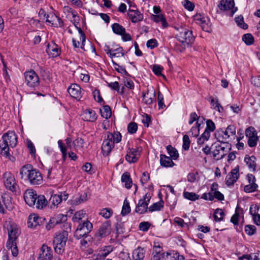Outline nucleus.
<instances>
[{
    "label": "nucleus",
    "mask_w": 260,
    "mask_h": 260,
    "mask_svg": "<svg viewBox=\"0 0 260 260\" xmlns=\"http://www.w3.org/2000/svg\"><path fill=\"white\" fill-rule=\"evenodd\" d=\"M256 157L253 155L251 156L246 155L244 158L245 162L248 165L249 168L253 172L256 170Z\"/></svg>",
    "instance_id": "nucleus-32"
},
{
    "label": "nucleus",
    "mask_w": 260,
    "mask_h": 260,
    "mask_svg": "<svg viewBox=\"0 0 260 260\" xmlns=\"http://www.w3.org/2000/svg\"><path fill=\"white\" fill-rule=\"evenodd\" d=\"M100 112L102 116L106 119L109 118L111 116V110L110 107L108 105L103 106L102 109L100 110Z\"/></svg>",
    "instance_id": "nucleus-41"
},
{
    "label": "nucleus",
    "mask_w": 260,
    "mask_h": 260,
    "mask_svg": "<svg viewBox=\"0 0 260 260\" xmlns=\"http://www.w3.org/2000/svg\"><path fill=\"white\" fill-rule=\"evenodd\" d=\"M46 21L54 27H59L63 26V21L61 19L53 13L47 15Z\"/></svg>",
    "instance_id": "nucleus-19"
},
{
    "label": "nucleus",
    "mask_w": 260,
    "mask_h": 260,
    "mask_svg": "<svg viewBox=\"0 0 260 260\" xmlns=\"http://www.w3.org/2000/svg\"><path fill=\"white\" fill-rule=\"evenodd\" d=\"M111 136H112V141H113L114 143H119L121 140V135L119 132H116L114 133H111Z\"/></svg>",
    "instance_id": "nucleus-59"
},
{
    "label": "nucleus",
    "mask_w": 260,
    "mask_h": 260,
    "mask_svg": "<svg viewBox=\"0 0 260 260\" xmlns=\"http://www.w3.org/2000/svg\"><path fill=\"white\" fill-rule=\"evenodd\" d=\"M190 141L188 135H185L183 137L182 148L185 150H188L189 149Z\"/></svg>",
    "instance_id": "nucleus-53"
},
{
    "label": "nucleus",
    "mask_w": 260,
    "mask_h": 260,
    "mask_svg": "<svg viewBox=\"0 0 260 260\" xmlns=\"http://www.w3.org/2000/svg\"><path fill=\"white\" fill-rule=\"evenodd\" d=\"M176 38L179 42L186 44L192 43L194 40L192 31L184 27L178 29V32L176 34Z\"/></svg>",
    "instance_id": "nucleus-6"
},
{
    "label": "nucleus",
    "mask_w": 260,
    "mask_h": 260,
    "mask_svg": "<svg viewBox=\"0 0 260 260\" xmlns=\"http://www.w3.org/2000/svg\"><path fill=\"white\" fill-rule=\"evenodd\" d=\"M5 226L7 229L8 234L6 247L8 249H11L12 254L14 256H16L18 254L16 241L20 234V231L17 225L12 221H7Z\"/></svg>",
    "instance_id": "nucleus-1"
},
{
    "label": "nucleus",
    "mask_w": 260,
    "mask_h": 260,
    "mask_svg": "<svg viewBox=\"0 0 260 260\" xmlns=\"http://www.w3.org/2000/svg\"><path fill=\"white\" fill-rule=\"evenodd\" d=\"M205 129L210 132H213L215 129V125L211 119H208L206 121V127Z\"/></svg>",
    "instance_id": "nucleus-60"
},
{
    "label": "nucleus",
    "mask_w": 260,
    "mask_h": 260,
    "mask_svg": "<svg viewBox=\"0 0 260 260\" xmlns=\"http://www.w3.org/2000/svg\"><path fill=\"white\" fill-rule=\"evenodd\" d=\"M68 238V233L67 231H62L55 233L53 241L55 252L58 254L63 252Z\"/></svg>",
    "instance_id": "nucleus-4"
},
{
    "label": "nucleus",
    "mask_w": 260,
    "mask_h": 260,
    "mask_svg": "<svg viewBox=\"0 0 260 260\" xmlns=\"http://www.w3.org/2000/svg\"><path fill=\"white\" fill-rule=\"evenodd\" d=\"M196 125L195 126H192L189 132V134H190L192 137H197L200 134V128L199 127L200 126V124L198 123V122H196Z\"/></svg>",
    "instance_id": "nucleus-50"
},
{
    "label": "nucleus",
    "mask_w": 260,
    "mask_h": 260,
    "mask_svg": "<svg viewBox=\"0 0 260 260\" xmlns=\"http://www.w3.org/2000/svg\"><path fill=\"white\" fill-rule=\"evenodd\" d=\"M82 119L85 121L94 122L97 118L95 112L91 109H87L82 114Z\"/></svg>",
    "instance_id": "nucleus-27"
},
{
    "label": "nucleus",
    "mask_w": 260,
    "mask_h": 260,
    "mask_svg": "<svg viewBox=\"0 0 260 260\" xmlns=\"http://www.w3.org/2000/svg\"><path fill=\"white\" fill-rule=\"evenodd\" d=\"M112 136H111V133H108L107 139L103 142L102 150L104 155H108L114 147V143L112 140Z\"/></svg>",
    "instance_id": "nucleus-15"
},
{
    "label": "nucleus",
    "mask_w": 260,
    "mask_h": 260,
    "mask_svg": "<svg viewBox=\"0 0 260 260\" xmlns=\"http://www.w3.org/2000/svg\"><path fill=\"white\" fill-rule=\"evenodd\" d=\"M204 21V22L201 25L202 29L205 31L210 32V31H211V23L210 22L209 19H208V21H206L205 20Z\"/></svg>",
    "instance_id": "nucleus-61"
},
{
    "label": "nucleus",
    "mask_w": 260,
    "mask_h": 260,
    "mask_svg": "<svg viewBox=\"0 0 260 260\" xmlns=\"http://www.w3.org/2000/svg\"><path fill=\"white\" fill-rule=\"evenodd\" d=\"M160 260H177L175 256H172L171 254L168 252L162 253Z\"/></svg>",
    "instance_id": "nucleus-63"
},
{
    "label": "nucleus",
    "mask_w": 260,
    "mask_h": 260,
    "mask_svg": "<svg viewBox=\"0 0 260 260\" xmlns=\"http://www.w3.org/2000/svg\"><path fill=\"white\" fill-rule=\"evenodd\" d=\"M155 100V92L153 88H148L147 91L143 94V101L146 104H151Z\"/></svg>",
    "instance_id": "nucleus-23"
},
{
    "label": "nucleus",
    "mask_w": 260,
    "mask_h": 260,
    "mask_svg": "<svg viewBox=\"0 0 260 260\" xmlns=\"http://www.w3.org/2000/svg\"><path fill=\"white\" fill-rule=\"evenodd\" d=\"M152 20L155 22H161L162 26L164 28H166L168 26V23L164 16L161 14L158 15H152L151 16Z\"/></svg>",
    "instance_id": "nucleus-35"
},
{
    "label": "nucleus",
    "mask_w": 260,
    "mask_h": 260,
    "mask_svg": "<svg viewBox=\"0 0 260 260\" xmlns=\"http://www.w3.org/2000/svg\"><path fill=\"white\" fill-rule=\"evenodd\" d=\"M225 214L221 209H216L213 214L214 219L216 222L223 220Z\"/></svg>",
    "instance_id": "nucleus-36"
},
{
    "label": "nucleus",
    "mask_w": 260,
    "mask_h": 260,
    "mask_svg": "<svg viewBox=\"0 0 260 260\" xmlns=\"http://www.w3.org/2000/svg\"><path fill=\"white\" fill-rule=\"evenodd\" d=\"M21 178H27L32 185H40L43 182V177L41 173L33 169L31 165L23 166L20 171Z\"/></svg>",
    "instance_id": "nucleus-3"
},
{
    "label": "nucleus",
    "mask_w": 260,
    "mask_h": 260,
    "mask_svg": "<svg viewBox=\"0 0 260 260\" xmlns=\"http://www.w3.org/2000/svg\"><path fill=\"white\" fill-rule=\"evenodd\" d=\"M157 102L159 109H162L166 107L164 104L163 95L160 91L158 92Z\"/></svg>",
    "instance_id": "nucleus-58"
},
{
    "label": "nucleus",
    "mask_w": 260,
    "mask_h": 260,
    "mask_svg": "<svg viewBox=\"0 0 260 260\" xmlns=\"http://www.w3.org/2000/svg\"><path fill=\"white\" fill-rule=\"evenodd\" d=\"M164 202L162 200L155 203L149 206L148 210L150 212L160 211L164 207Z\"/></svg>",
    "instance_id": "nucleus-39"
},
{
    "label": "nucleus",
    "mask_w": 260,
    "mask_h": 260,
    "mask_svg": "<svg viewBox=\"0 0 260 260\" xmlns=\"http://www.w3.org/2000/svg\"><path fill=\"white\" fill-rule=\"evenodd\" d=\"M10 146L5 142L3 139L0 141V153L1 154L5 156L8 157L10 156L9 152V147Z\"/></svg>",
    "instance_id": "nucleus-33"
},
{
    "label": "nucleus",
    "mask_w": 260,
    "mask_h": 260,
    "mask_svg": "<svg viewBox=\"0 0 260 260\" xmlns=\"http://www.w3.org/2000/svg\"><path fill=\"white\" fill-rule=\"evenodd\" d=\"M130 211H131V208L129 206V203L128 202V201L126 200H125L123 203V205L122 210H121V214L123 216H124V215L127 214L128 213H129L130 212Z\"/></svg>",
    "instance_id": "nucleus-55"
},
{
    "label": "nucleus",
    "mask_w": 260,
    "mask_h": 260,
    "mask_svg": "<svg viewBox=\"0 0 260 260\" xmlns=\"http://www.w3.org/2000/svg\"><path fill=\"white\" fill-rule=\"evenodd\" d=\"M151 224L148 222L143 221L139 224V229L143 231L146 232L150 228Z\"/></svg>",
    "instance_id": "nucleus-62"
},
{
    "label": "nucleus",
    "mask_w": 260,
    "mask_h": 260,
    "mask_svg": "<svg viewBox=\"0 0 260 260\" xmlns=\"http://www.w3.org/2000/svg\"><path fill=\"white\" fill-rule=\"evenodd\" d=\"M215 137L218 142H222L228 146H231L230 142L235 140L236 137V127L234 124H231L226 128H219L215 132Z\"/></svg>",
    "instance_id": "nucleus-2"
},
{
    "label": "nucleus",
    "mask_w": 260,
    "mask_h": 260,
    "mask_svg": "<svg viewBox=\"0 0 260 260\" xmlns=\"http://www.w3.org/2000/svg\"><path fill=\"white\" fill-rule=\"evenodd\" d=\"M92 229V224L86 220L80 224L74 233V236L78 239L86 236Z\"/></svg>",
    "instance_id": "nucleus-8"
},
{
    "label": "nucleus",
    "mask_w": 260,
    "mask_h": 260,
    "mask_svg": "<svg viewBox=\"0 0 260 260\" xmlns=\"http://www.w3.org/2000/svg\"><path fill=\"white\" fill-rule=\"evenodd\" d=\"M210 102L213 108L219 113L223 111V108L219 103L218 99H214L213 97L210 98Z\"/></svg>",
    "instance_id": "nucleus-37"
},
{
    "label": "nucleus",
    "mask_w": 260,
    "mask_h": 260,
    "mask_svg": "<svg viewBox=\"0 0 260 260\" xmlns=\"http://www.w3.org/2000/svg\"><path fill=\"white\" fill-rule=\"evenodd\" d=\"M121 181L124 183V186L126 188H130L132 185V181L128 173H124L121 176Z\"/></svg>",
    "instance_id": "nucleus-38"
},
{
    "label": "nucleus",
    "mask_w": 260,
    "mask_h": 260,
    "mask_svg": "<svg viewBox=\"0 0 260 260\" xmlns=\"http://www.w3.org/2000/svg\"><path fill=\"white\" fill-rule=\"evenodd\" d=\"M239 169H233L226 176L225 178V184L228 186L233 185L239 178Z\"/></svg>",
    "instance_id": "nucleus-20"
},
{
    "label": "nucleus",
    "mask_w": 260,
    "mask_h": 260,
    "mask_svg": "<svg viewBox=\"0 0 260 260\" xmlns=\"http://www.w3.org/2000/svg\"><path fill=\"white\" fill-rule=\"evenodd\" d=\"M152 69L155 75L157 76H162L164 78H165V76L161 74L163 68L161 66L154 64L153 66Z\"/></svg>",
    "instance_id": "nucleus-54"
},
{
    "label": "nucleus",
    "mask_w": 260,
    "mask_h": 260,
    "mask_svg": "<svg viewBox=\"0 0 260 260\" xmlns=\"http://www.w3.org/2000/svg\"><path fill=\"white\" fill-rule=\"evenodd\" d=\"M62 201V197L61 194L52 195L49 200L51 208L54 209L56 208L57 205L60 204Z\"/></svg>",
    "instance_id": "nucleus-30"
},
{
    "label": "nucleus",
    "mask_w": 260,
    "mask_h": 260,
    "mask_svg": "<svg viewBox=\"0 0 260 260\" xmlns=\"http://www.w3.org/2000/svg\"><path fill=\"white\" fill-rule=\"evenodd\" d=\"M151 196L150 193H147L140 199L136 206L135 211L139 214H143L147 212L148 210V205L150 202Z\"/></svg>",
    "instance_id": "nucleus-9"
},
{
    "label": "nucleus",
    "mask_w": 260,
    "mask_h": 260,
    "mask_svg": "<svg viewBox=\"0 0 260 260\" xmlns=\"http://www.w3.org/2000/svg\"><path fill=\"white\" fill-rule=\"evenodd\" d=\"M172 159L169 156H167L166 155L160 154V164L161 166L163 167H172L175 165L174 162L172 161Z\"/></svg>",
    "instance_id": "nucleus-29"
},
{
    "label": "nucleus",
    "mask_w": 260,
    "mask_h": 260,
    "mask_svg": "<svg viewBox=\"0 0 260 260\" xmlns=\"http://www.w3.org/2000/svg\"><path fill=\"white\" fill-rule=\"evenodd\" d=\"M113 32L117 35H121L125 32V29L118 23H115L112 25Z\"/></svg>",
    "instance_id": "nucleus-42"
},
{
    "label": "nucleus",
    "mask_w": 260,
    "mask_h": 260,
    "mask_svg": "<svg viewBox=\"0 0 260 260\" xmlns=\"http://www.w3.org/2000/svg\"><path fill=\"white\" fill-rule=\"evenodd\" d=\"M111 232V222L110 221H106L102 224L99 230V235L103 237L108 235Z\"/></svg>",
    "instance_id": "nucleus-28"
},
{
    "label": "nucleus",
    "mask_w": 260,
    "mask_h": 260,
    "mask_svg": "<svg viewBox=\"0 0 260 260\" xmlns=\"http://www.w3.org/2000/svg\"><path fill=\"white\" fill-rule=\"evenodd\" d=\"M145 250L143 248L138 247L133 252V258L134 260H143L145 256Z\"/></svg>",
    "instance_id": "nucleus-31"
},
{
    "label": "nucleus",
    "mask_w": 260,
    "mask_h": 260,
    "mask_svg": "<svg viewBox=\"0 0 260 260\" xmlns=\"http://www.w3.org/2000/svg\"><path fill=\"white\" fill-rule=\"evenodd\" d=\"M235 20L237 25L243 29H247L248 25L244 23L242 16H239L235 18Z\"/></svg>",
    "instance_id": "nucleus-48"
},
{
    "label": "nucleus",
    "mask_w": 260,
    "mask_h": 260,
    "mask_svg": "<svg viewBox=\"0 0 260 260\" xmlns=\"http://www.w3.org/2000/svg\"><path fill=\"white\" fill-rule=\"evenodd\" d=\"M47 204V201L43 195L38 196L35 203V207L38 209H43Z\"/></svg>",
    "instance_id": "nucleus-34"
},
{
    "label": "nucleus",
    "mask_w": 260,
    "mask_h": 260,
    "mask_svg": "<svg viewBox=\"0 0 260 260\" xmlns=\"http://www.w3.org/2000/svg\"><path fill=\"white\" fill-rule=\"evenodd\" d=\"M24 76L25 83L28 87L35 88L39 85V78L34 70L26 71L24 73Z\"/></svg>",
    "instance_id": "nucleus-7"
},
{
    "label": "nucleus",
    "mask_w": 260,
    "mask_h": 260,
    "mask_svg": "<svg viewBox=\"0 0 260 260\" xmlns=\"http://www.w3.org/2000/svg\"><path fill=\"white\" fill-rule=\"evenodd\" d=\"M36 191L31 189H27L23 194L24 200L29 206H34L37 198Z\"/></svg>",
    "instance_id": "nucleus-14"
},
{
    "label": "nucleus",
    "mask_w": 260,
    "mask_h": 260,
    "mask_svg": "<svg viewBox=\"0 0 260 260\" xmlns=\"http://www.w3.org/2000/svg\"><path fill=\"white\" fill-rule=\"evenodd\" d=\"M140 153L136 148H128L125 155V159L129 163H135L140 156Z\"/></svg>",
    "instance_id": "nucleus-21"
},
{
    "label": "nucleus",
    "mask_w": 260,
    "mask_h": 260,
    "mask_svg": "<svg viewBox=\"0 0 260 260\" xmlns=\"http://www.w3.org/2000/svg\"><path fill=\"white\" fill-rule=\"evenodd\" d=\"M231 147L222 142L215 143L211 146L213 158L217 160L222 159L230 150Z\"/></svg>",
    "instance_id": "nucleus-5"
},
{
    "label": "nucleus",
    "mask_w": 260,
    "mask_h": 260,
    "mask_svg": "<svg viewBox=\"0 0 260 260\" xmlns=\"http://www.w3.org/2000/svg\"><path fill=\"white\" fill-rule=\"evenodd\" d=\"M127 16L133 23L141 21L143 19V15L138 10L129 9L127 11Z\"/></svg>",
    "instance_id": "nucleus-25"
},
{
    "label": "nucleus",
    "mask_w": 260,
    "mask_h": 260,
    "mask_svg": "<svg viewBox=\"0 0 260 260\" xmlns=\"http://www.w3.org/2000/svg\"><path fill=\"white\" fill-rule=\"evenodd\" d=\"M59 223V221L53 217L50 219L49 222L46 225V229L47 231H49L52 229L55 225Z\"/></svg>",
    "instance_id": "nucleus-57"
},
{
    "label": "nucleus",
    "mask_w": 260,
    "mask_h": 260,
    "mask_svg": "<svg viewBox=\"0 0 260 260\" xmlns=\"http://www.w3.org/2000/svg\"><path fill=\"white\" fill-rule=\"evenodd\" d=\"M70 95L73 98L80 100L82 97L81 87L77 84H72L68 89Z\"/></svg>",
    "instance_id": "nucleus-22"
},
{
    "label": "nucleus",
    "mask_w": 260,
    "mask_h": 260,
    "mask_svg": "<svg viewBox=\"0 0 260 260\" xmlns=\"http://www.w3.org/2000/svg\"><path fill=\"white\" fill-rule=\"evenodd\" d=\"M46 52L52 57L58 56L60 53V48L55 43L52 42L48 43L46 49Z\"/></svg>",
    "instance_id": "nucleus-24"
},
{
    "label": "nucleus",
    "mask_w": 260,
    "mask_h": 260,
    "mask_svg": "<svg viewBox=\"0 0 260 260\" xmlns=\"http://www.w3.org/2000/svg\"><path fill=\"white\" fill-rule=\"evenodd\" d=\"M84 140L78 138L73 142V147L76 150H81L83 147Z\"/></svg>",
    "instance_id": "nucleus-46"
},
{
    "label": "nucleus",
    "mask_w": 260,
    "mask_h": 260,
    "mask_svg": "<svg viewBox=\"0 0 260 260\" xmlns=\"http://www.w3.org/2000/svg\"><path fill=\"white\" fill-rule=\"evenodd\" d=\"M39 259L40 260H51L52 258V250L50 247L43 244L40 249Z\"/></svg>",
    "instance_id": "nucleus-17"
},
{
    "label": "nucleus",
    "mask_w": 260,
    "mask_h": 260,
    "mask_svg": "<svg viewBox=\"0 0 260 260\" xmlns=\"http://www.w3.org/2000/svg\"><path fill=\"white\" fill-rule=\"evenodd\" d=\"M256 227L253 225H246L245 226V232L249 236H252L256 233Z\"/></svg>",
    "instance_id": "nucleus-51"
},
{
    "label": "nucleus",
    "mask_w": 260,
    "mask_h": 260,
    "mask_svg": "<svg viewBox=\"0 0 260 260\" xmlns=\"http://www.w3.org/2000/svg\"><path fill=\"white\" fill-rule=\"evenodd\" d=\"M183 197L184 198L192 201H195L199 199L198 194L192 192L184 191Z\"/></svg>",
    "instance_id": "nucleus-45"
},
{
    "label": "nucleus",
    "mask_w": 260,
    "mask_h": 260,
    "mask_svg": "<svg viewBox=\"0 0 260 260\" xmlns=\"http://www.w3.org/2000/svg\"><path fill=\"white\" fill-rule=\"evenodd\" d=\"M234 6L235 3L234 0H221L218 7L221 10H231L229 15L233 17L238 10L237 8L235 7Z\"/></svg>",
    "instance_id": "nucleus-12"
},
{
    "label": "nucleus",
    "mask_w": 260,
    "mask_h": 260,
    "mask_svg": "<svg viewBox=\"0 0 260 260\" xmlns=\"http://www.w3.org/2000/svg\"><path fill=\"white\" fill-rule=\"evenodd\" d=\"M78 30L79 34V40L81 41V43L79 40H77L75 38L72 39L73 45L74 48H78L80 46L82 49H84L85 42L86 40V36L84 32L82 30L80 27H76Z\"/></svg>",
    "instance_id": "nucleus-18"
},
{
    "label": "nucleus",
    "mask_w": 260,
    "mask_h": 260,
    "mask_svg": "<svg viewBox=\"0 0 260 260\" xmlns=\"http://www.w3.org/2000/svg\"><path fill=\"white\" fill-rule=\"evenodd\" d=\"M113 213L112 209L109 208H103L99 212V214L106 219L109 218L113 215Z\"/></svg>",
    "instance_id": "nucleus-43"
},
{
    "label": "nucleus",
    "mask_w": 260,
    "mask_h": 260,
    "mask_svg": "<svg viewBox=\"0 0 260 260\" xmlns=\"http://www.w3.org/2000/svg\"><path fill=\"white\" fill-rule=\"evenodd\" d=\"M167 150L170 155V157L174 160L177 159L179 157V154L177 150L171 145H168L167 147Z\"/></svg>",
    "instance_id": "nucleus-40"
},
{
    "label": "nucleus",
    "mask_w": 260,
    "mask_h": 260,
    "mask_svg": "<svg viewBox=\"0 0 260 260\" xmlns=\"http://www.w3.org/2000/svg\"><path fill=\"white\" fill-rule=\"evenodd\" d=\"M86 213L83 210H80L75 213L72 218L74 222H79L81 219L85 217Z\"/></svg>",
    "instance_id": "nucleus-47"
},
{
    "label": "nucleus",
    "mask_w": 260,
    "mask_h": 260,
    "mask_svg": "<svg viewBox=\"0 0 260 260\" xmlns=\"http://www.w3.org/2000/svg\"><path fill=\"white\" fill-rule=\"evenodd\" d=\"M3 202L6 208L9 210H11L14 208V206L11 202V198L9 196H2Z\"/></svg>",
    "instance_id": "nucleus-44"
},
{
    "label": "nucleus",
    "mask_w": 260,
    "mask_h": 260,
    "mask_svg": "<svg viewBox=\"0 0 260 260\" xmlns=\"http://www.w3.org/2000/svg\"><path fill=\"white\" fill-rule=\"evenodd\" d=\"M127 131L129 134H134L138 129L137 124L134 122H130L127 125Z\"/></svg>",
    "instance_id": "nucleus-56"
},
{
    "label": "nucleus",
    "mask_w": 260,
    "mask_h": 260,
    "mask_svg": "<svg viewBox=\"0 0 260 260\" xmlns=\"http://www.w3.org/2000/svg\"><path fill=\"white\" fill-rule=\"evenodd\" d=\"M5 186L10 190L14 192L16 191L18 185L14 175L10 172H6L3 175Z\"/></svg>",
    "instance_id": "nucleus-10"
},
{
    "label": "nucleus",
    "mask_w": 260,
    "mask_h": 260,
    "mask_svg": "<svg viewBox=\"0 0 260 260\" xmlns=\"http://www.w3.org/2000/svg\"><path fill=\"white\" fill-rule=\"evenodd\" d=\"M246 179L249 184L244 187V191L246 193L255 191L257 189L258 185L256 183V178L255 176L252 174H248L246 175Z\"/></svg>",
    "instance_id": "nucleus-13"
},
{
    "label": "nucleus",
    "mask_w": 260,
    "mask_h": 260,
    "mask_svg": "<svg viewBox=\"0 0 260 260\" xmlns=\"http://www.w3.org/2000/svg\"><path fill=\"white\" fill-rule=\"evenodd\" d=\"M43 219L36 214H30L28 218L27 226L29 228L35 229L40 225Z\"/></svg>",
    "instance_id": "nucleus-26"
},
{
    "label": "nucleus",
    "mask_w": 260,
    "mask_h": 260,
    "mask_svg": "<svg viewBox=\"0 0 260 260\" xmlns=\"http://www.w3.org/2000/svg\"><path fill=\"white\" fill-rule=\"evenodd\" d=\"M258 210L259 207L257 205H252L250 207V214L252 215V216H253L258 214Z\"/></svg>",
    "instance_id": "nucleus-64"
},
{
    "label": "nucleus",
    "mask_w": 260,
    "mask_h": 260,
    "mask_svg": "<svg viewBox=\"0 0 260 260\" xmlns=\"http://www.w3.org/2000/svg\"><path fill=\"white\" fill-rule=\"evenodd\" d=\"M242 40L247 45H250L254 42V38L250 34H246L243 36Z\"/></svg>",
    "instance_id": "nucleus-49"
},
{
    "label": "nucleus",
    "mask_w": 260,
    "mask_h": 260,
    "mask_svg": "<svg viewBox=\"0 0 260 260\" xmlns=\"http://www.w3.org/2000/svg\"><path fill=\"white\" fill-rule=\"evenodd\" d=\"M123 50L121 47H118L116 49H113L112 54H111V57H119L124 55Z\"/></svg>",
    "instance_id": "nucleus-52"
},
{
    "label": "nucleus",
    "mask_w": 260,
    "mask_h": 260,
    "mask_svg": "<svg viewBox=\"0 0 260 260\" xmlns=\"http://www.w3.org/2000/svg\"><path fill=\"white\" fill-rule=\"evenodd\" d=\"M245 135L248 138L247 143L249 146L250 147L256 146L258 141V137L255 128L252 126H250L246 128Z\"/></svg>",
    "instance_id": "nucleus-11"
},
{
    "label": "nucleus",
    "mask_w": 260,
    "mask_h": 260,
    "mask_svg": "<svg viewBox=\"0 0 260 260\" xmlns=\"http://www.w3.org/2000/svg\"><path fill=\"white\" fill-rule=\"evenodd\" d=\"M2 139L9 145L10 147H15L17 144V136L14 131H9L4 134Z\"/></svg>",
    "instance_id": "nucleus-16"
}]
</instances>
